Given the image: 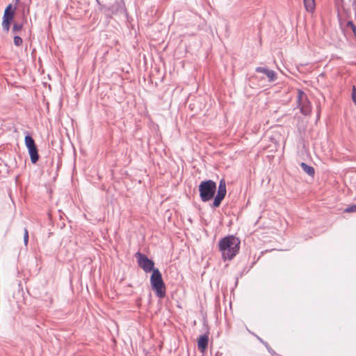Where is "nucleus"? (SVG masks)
<instances>
[{"instance_id": "nucleus-1", "label": "nucleus", "mask_w": 356, "mask_h": 356, "mask_svg": "<svg viewBox=\"0 0 356 356\" xmlns=\"http://www.w3.org/2000/svg\"><path fill=\"white\" fill-rule=\"evenodd\" d=\"M240 240L234 235H229L222 238L218 243L219 250L222 252V259L232 260L238 252L240 249Z\"/></svg>"}, {"instance_id": "nucleus-2", "label": "nucleus", "mask_w": 356, "mask_h": 356, "mask_svg": "<svg viewBox=\"0 0 356 356\" xmlns=\"http://www.w3.org/2000/svg\"><path fill=\"white\" fill-rule=\"evenodd\" d=\"M150 284L152 290L159 298H163L166 295V289L163 280L161 273L159 269H155L150 277Z\"/></svg>"}, {"instance_id": "nucleus-3", "label": "nucleus", "mask_w": 356, "mask_h": 356, "mask_svg": "<svg viewBox=\"0 0 356 356\" xmlns=\"http://www.w3.org/2000/svg\"><path fill=\"white\" fill-rule=\"evenodd\" d=\"M216 191V184L214 181L209 179L202 181L199 185L200 197L204 202L211 200Z\"/></svg>"}, {"instance_id": "nucleus-4", "label": "nucleus", "mask_w": 356, "mask_h": 356, "mask_svg": "<svg viewBox=\"0 0 356 356\" xmlns=\"http://www.w3.org/2000/svg\"><path fill=\"white\" fill-rule=\"evenodd\" d=\"M104 13L108 17H111L112 15H120L128 18V12L123 0H115L111 6L105 9Z\"/></svg>"}, {"instance_id": "nucleus-5", "label": "nucleus", "mask_w": 356, "mask_h": 356, "mask_svg": "<svg viewBox=\"0 0 356 356\" xmlns=\"http://www.w3.org/2000/svg\"><path fill=\"white\" fill-rule=\"evenodd\" d=\"M297 103L302 115H308L311 113V103L308 99L307 95L300 90L298 91Z\"/></svg>"}, {"instance_id": "nucleus-6", "label": "nucleus", "mask_w": 356, "mask_h": 356, "mask_svg": "<svg viewBox=\"0 0 356 356\" xmlns=\"http://www.w3.org/2000/svg\"><path fill=\"white\" fill-rule=\"evenodd\" d=\"M138 266L145 272L149 273L155 270L154 262L153 260L149 259L145 254L138 252L135 254Z\"/></svg>"}, {"instance_id": "nucleus-7", "label": "nucleus", "mask_w": 356, "mask_h": 356, "mask_svg": "<svg viewBox=\"0 0 356 356\" xmlns=\"http://www.w3.org/2000/svg\"><path fill=\"white\" fill-rule=\"evenodd\" d=\"M15 10L16 6H13V5L10 3L7 6L4 10L2 21V28L3 30L6 32H8L10 30V24L14 19Z\"/></svg>"}, {"instance_id": "nucleus-8", "label": "nucleus", "mask_w": 356, "mask_h": 356, "mask_svg": "<svg viewBox=\"0 0 356 356\" xmlns=\"http://www.w3.org/2000/svg\"><path fill=\"white\" fill-rule=\"evenodd\" d=\"M226 193V181L225 179H221L219 182L217 195L214 197V200L212 202L211 207L213 208L218 207L220 205L223 199L225 198Z\"/></svg>"}, {"instance_id": "nucleus-9", "label": "nucleus", "mask_w": 356, "mask_h": 356, "mask_svg": "<svg viewBox=\"0 0 356 356\" xmlns=\"http://www.w3.org/2000/svg\"><path fill=\"white\" fill-rule=\"evenodd\" d=\"M255 71L258 73L264 74L268 79L269 82H273L277 80V76L275 71L270 70L267 67H257Z\"/></svg>"}, {"instance_id": "nucleus-10", "label": "nucleus", "mask_w": 356, "mask_h": 356, "mask_svg": "<svg viewBox=\"0 0 356 356\" xmlns=\"http://www.w3.org/2000/svg\"><path fill=\"white\" fill-rule=\"evenodd\" d=\"M209 336L208 334L201 335L197 340V348L201 353H204L208 347Z\"/></svg>"}, {"instance_id": "nucleus-11", "label": "nucleus", "mask_w": 356, "mask_h": 356, "mask_svg": "<svg viewBox=\"0 0 356 356\" xmlns=\"http://www.w3.org/2000/svg\"><path fill=\"white\" fill-rule=\"evenodd\" d=\"M31 161L35 164L39 159V154L37 147L28 149Z\"/></svg>"}, {"instance_id": "nucleus-12", "label": "nucleus", "mask_w": 356, "mask_h": 356, "mask_svg": "<svg viewBox=\"0 0 356 356\" xmlns=\"http://www.w3.org/2000/svg\"><path fill=\"white\" fill-rule=\"evenodd\" d=\"M300 167L302 168V170L307 173L308 175L311 177H314L315 175V170L312 166H310L307 165V163L302 162L300 163Z\"/></svg>"}, {"instance_id": "nucleus-13", "label": "nucleus", "mask_w": 356, "mask_h": 356, "mask_svg": "<svg viewBox=\"0 0 356 356\" xmlns=\"http://www.w3.org/2000/svg\"><path fill=\"white\" fill-rule=\"evenodd\" d=\"M306 10L309 13H313L315 9V0H303Z\"/></svg>"}, {"instance_id": "nucleus-14", "label": "nucleus", "mask_w": 356, "mask_h": 356, "mask_svg": "<svg viewBox=\"0 0 356 356\" xmlns=\"http://www.w3.org/2000/svg\"><path fill=\"white\" fill-rule=\"evenodd\" d=\"M24 142H25L26 147H27L28 149L36 147L34 140L29 134V133H27V135L25 136Z\"/></svg>"}, {"instance_id": "nucleus-15", "label": "nucleus", "mask_w": 356, "mask_h": 356, "mask_svg": "<svg viewBox=\"0 0 356 356\" xmlns=\"http://www.w3.org/2000/svg\"><path fill=\"white\" fill-rule=\"evenodd\" d=\"M23 28V24L19 23H14L12 29V31L14 33H17L19 31H22Z\"/></svg>"}, {"instance_id": "nucleus-16", "label": "nucleus", "mask_w": 356, "mask_h": 356, "mask_svg": "<svg viewBox=\"0 0 356 356\" xmlns=\"http://www.w3.org/2000/svg\"><path fill=\"white\" fill-rule=\"evenodd\" d=\"M346 27L350 29L353 31L354 35L356 38V26L355 25V24L352 21H348L346 24Z\"/></svg>"}, {"instance_id": "nucleus-17", "label": "nucleus", "mask_w": 356, "mask_h": 356, "mask_svg": "<svg viewBox=\"0 0 356 356\" xmlns=\"http://www.w3.org/2000/svg\"><path fill=\"white\" fill-rule=\"evenodd\" d=\"M13 42L15 46L19 47L22 44L23 40L20 36L15 35Z\"/></svg>"}, {"instance_id": "nucleus-18", "label": "nucleus", "mask_w": 356, "mask_h": 356, "mask_svg": "<svg viewBox=\"0 0 356 356\" xmlns=\"http://www.w3.org/2000/svg\"><path fill=\"white\" fill-rule=\"evenodd\" d=\"M346 213H354L356 212V204H352L347 207L345 211Z\"/></svg>"}, {"instance_id": "nucleus-19", "label": "nucleus", "mask_w": 356, "mask_h": 356, "mask_svg": "<svg viewBox=\"0 0 356 356\" xmlns=\"http://www.w3.org/2000/svg\"><path fill=\"white\" fill-rule=\"evenodd\" d=\"M29 242V232L26 228H24V243L26 245Z\"/></svg>"}, {"instance_id": "nucleus-20", "label": "nucleus", "mask_w": 356, "mask_h": 356, "mask_svg": "<svg viewBox=\"0 0 356 356\" xmlns=\"http://www.w3.org/2000/svg\"><path fill=\"white\" fill-rule=\"evenodd\" d=\"M351 96L353 102L356 105V88L355 86L353 88Z\"/></svg>"}, {"instance_id": "nucleus-21", "label": "nucleus", "mask_w": 356, "mask_h": 356, "mask_svg": "<svg viewBox=\"0 0 356 356\" xmlns=\"http://www.w3.org/2000/svg\"><path fill=\"white\" fill-rule=\"evenodd\" d=\"M265 346L266 347V348L268 349V352L270 353H271L272 355H273V354H275V353L274 352V350H273V349L268 346V343H264Z\"/></svg>"}, {"instance_id": "nucleus-22", "label": "nucleus", "mask_w": 356, "mask_h": 356, "mask_svg": "<svg viewBox=\"0 0 356 356\" xmlns=\"http://www.w3.org/2000/svg\"><path fill=\"white\" fill-rule=\"evenodd\" d=\"M256 337H257V339H258L259 341H261L263 344H264V343H266V342H265V341H264L262 340V339H261L259 337H258V336H256Z\"/></svg>"}, {"instance_id": "nucleus-23", "label": "nucleus", "mask_w": 356, "mask_h": 356, "mask_svg": "<svg viewBox=\"0 0 356 356\" xmlns=\"http://www.w3.org/2000/svg\"><path fill=\"white\" fill-rule=\"evenodd\" d=\"M14 1H15V4L17 5L19 3V0H14Z\"/></svg>"}]
</instances>
